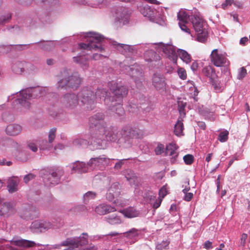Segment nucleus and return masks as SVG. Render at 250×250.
I'll return each mask as SVG.
<instances>
[{
    "mask_svg": "<svg viewBox=\"0 0 250 250\" xmlns=\"http://www.w3.org/2000/svg\"><path fill=\"white\" fill-rule=\"evenodd\" d=\"M119 131L116 126H107L106 125L104 128V132H100L98 135L91 136V145L93 146L95 149H101L102 148V142L106 140L108 141L115 142L118 138Z\"/></svg>",
    "mask_w": 250,
    "mask_h": 250,
    "instance_id": "nucleus-1",
    "label": "nucleus"
},
{
    "mask_svg": "<svg viewBox=\"0 0 250 250\" xmlns=\"http://www.w3.org/2000/svg\"><path fill=\"white\" fill-rule=\"evenodd\" d=\"M61 77L62 79L59 80L57 83L58 89L77 88L81 83V79L77 74H71L66 69L61 71Z\"/></svg>",
    "mask_w": 250,
    "mask_h": 250,
    "instance_id": "nucleus-2",
    "label": "nucleus"
},
{
    "mask_svg": "<svg viewBox=\"0 0 250 250\" xmlns=\"http://www.w3.org/2000/svg\"><path fill=\"white\" fill-rule=\"evenodd\" d=\"M45 93L42 88H27L20 91V98L16 99V102L25 108L28 109L30 106L29 100L34 95L36 97L43 96Z\"/></svg>",
    "mask_w": 250,
    "mask_h": 250,
    "instance_id": "nucleus-3",
    "label": "nucleus"
},
{
    "mask_svg": "<svg viewBox=\"0 0 250 250\" xmlns=\"http://www.w3.org/2000/svg\"><path fill=\"white\" fill-rule=\"evenodd\" d=\"M86 35V37H87V42H88L87 43H80V48L88 50H98L102 52L103 48L101 43L104 39V37L100 34L92 32L87 33Z\"/></svg>",
    "mask_w": 250,
    "mask_h": 250,
    "instance_id": "nucleus-4",
    "label": "nucleus"
},
{
    "mask_svg": "<svg viewBox=\"0 0 250 250\" xmlns=\"http://www.w3.org/2000/svg\"><path fill=\"white\" fill-rule=\"evenodd\" d=\"M88 234L83 232L79 237L67 238L60 244L55 245L54 248H57L61 246H68V248L64 250H77V248L88 244Z\"/></svg>",
    "mask_w": 250,
    "mask_h": 250,
    "instance_id": "nucleus-5",
    "label": "nucleus"
},
{
    "mask_svg": "<svg viewBox=\"0 0 250 250\" xmlns=\"http://www.w3.org/2000/svg\"><path fill=\"white\" fill-rule=\"evenodd\" d=\"M191 21L195 31L197 33V40L201 42H205L208 38V32L205 28L206 23L199 16L198 13H195L191 17Z\"/></svg>",
    "mask_w": 250,
    "mask_h": 250,
    "instance_id": "nucleus-6",
    "label": "nucleus"
},
{
    "mask_svg": "<svg viewBox=\"0 0 250 250\" xmlns=\"http://www.w3.org/2000/svg\"><path fill=\"white\" fill-rule=\"evenodd\" d=\"M105 115L103 113L98 112L89 119V125L90 128H96V131L92 136L98 135L100 132L104 131V128L107 123L104 121Z\"/></svg>",
    "mask_w": 250,
    "mask_h": 250,
    "instance_id": "nucleus-7",
    "label": "nucleus"
},
{
    "mask_svg": "<svg viewBox=\"0 0 250 250\" xmlns=\"http://www.w3.org/2000/svg\"><path fill=\"white\" fill-rule=\"evenodd\" d=\"M78 95L79 100L83 104L86 105L88 110H92L94 108L95 95L90 88H83L78 93Z\"/></svg>",
    "mask_w": 250,
    "mask_h": 250,
    "instance_id": "nucleus-8",
    "label": "nucleus"
},
{
    "mask_svg": "<svg viewBox=\"0 0 250 250\" xmlns=\"http://www.w3.org/2000/svg\"><path fill=\"white\" fill-rule=\"evenodd\" d=\"M63 173V170L61 168L50 170L43 177V182L45 185L47 187H51L58 184Z\"/></svg>",
    "mask_w": 250,
    "mask_h": 250,
    "instance_id": "nucleus-9",
    "label": "nucleus"
},
{
    "mask_svg": "<svg viewBox=\"0 0 250 250\" xmlns=\"http://www.w3.org/2000/svg\"><path fill=\"white\" fill-rule=\"evenodd\" d=\"M78 95L75 93H67L61 98L62 106L69 110L75 109L79 104Z\"/></svg>",
    "mask_w": 250,
    "mask_h": 250,
    "instance_id": "nucleus-10",
    "label": "nucleus"
},
{
    "mask_svg": "<svg viewBox=\"0 0 250 250\" xmlns=\"http://www.w3.org/2000/svg\"><path fill=\"white\" fill-rule=\"evenodd\" d=\"M53 227L54 225L49 221L37 220L31 223L30 228L33 232L42 233L44 232Z\"/></svg>",
    "mask_w": 250,
    "mask_h": 250,
    "instance_id": "nucleus-11",
    "label": "nucleus"
},
{
    "mask_svg": "<svg viewBox=\"0 0 250 250\" xmlns=\"http://www.w3.org/2000/svg\"><path fill=\"white\" fill-rule=\"evenodd\" d=\"M210 58L212 63L216 67L227 66L229 64L225 54L220 52L217 49L212 51Z\"/></svg>",
    "mask_w": 250,
    "mask_h": 250,
    "instance_id": "nucleus-12",
    "label": "nucleus"
},
{
    "mask_svg": "<svg viewBox=\"0 0 250 250\" xmlns=\"http://www.w3.org/2000/svg\"><path fill=\"white\" fill-rule=\"evenodd\" d=\"M152 84L155 89L160 92L166 91L167 84L165 77L160 73H155L152 77Z\"/></svg>",
    "mask_w": 250,
    "mask_h": 250,
    "instance_id": "nucleus-13",
    "label": "nucleus"
},
{
    "mask_svg": "<svg viewBox=\"0 0 250 250\" xmlns=\"http://www.w3.org/2000/svg\"><path fill=\"white\" fill-rule=\"evenodd\" d=\"M159 45L160 50L163 52L166 56L174 63H176L178 56L176 52V48L171 44H165L162 42H160Z\"/></svg>",
    "mask_w": 250,
    "mask_h": 250,
    "instance_id": "nucleus-14",
    "label": "nucleus"
},
{
    "mask_svg": "<svg viewBox=\"0 0 250 250\" xmlns=\"http://www.w3.org/2000/svg\"><path fill=\"white\" fill-rule=\"evenodd\" d=\"M110 162V159L104 156H100L98 157L92 158L88 162V166L90 169L98 168L102 169L107 166Z\"/></svg>",
    "mask_w": 250,
    "mask_h": 250,
    "instance_id": "nucleus-15",
    "label": "nucleus"
},
{
    "mask_svg": "<svg viewBox=\"0 0 250 250\" xmlns=\"http://www.w3.org/2000/svg\"><path fill=\"white\" fill-rule=\"evenodd\" d=\"M110 90L112 93L118 99H122L128 94V88L124 85L119 84L114 82L109 83Z\"/></svg>",
    "mask_w": 250,
    "mask_h": 250,
    "instance_id": "nucleus-16",
    "label": "nucleus"
},
{
    "mask_svg": "<svg viewBox=\"0 0 250 250\" xmlns=\"http://www.w3.org/2000/svg\"><path fill=\"white\" fill-rule=\"evenodd\" d=\"M56 128H51L48 133V140H40L38 142L39 147L41 150H49L52 147V143L56 137Z\"/></svg>",
    "mask_w": 250,
    "mask_h": 250,
    "instance_id": "nucleus-17",
    "label": "nucleus"
},
{
    "mask_svg": "<svg viewBox=\"0 0 250 250\" xmlns=\"http://www.w3.org/2000/svg\"><path fill=\"white\" fill-rule=\"evenodd\" d=\"M121 134L127 139L139 138L142 136L141 131L137 128H132L129 126L124 127L121 131Z\"/></svg>",
    "mask_w": 250,
    "mask_h": 250,
    "instance_id": "nucleus-18",
    "label": "nucleus"
},
{
    "mask_svg": "<svg viewBox=\"0 0 250 250\" xmlns=\"http://www.w3.org/2000/svg\"><path fill=\"white\" fill-rule=\"evenodd\" d=\"M10 243L15 246L24 248H29L36 245H41L39 244H36L34 241L23 239L21 238H13L10 241Z\"/></svg>",
    "mask_w": 250,
    "mask_h": 250,
    "instance_id": "nucleus-19",
    "label": "nucleus"
},
{
    "mask_svg": "<svg viewBox=\"0 0 250 250\" xmlns=\"http://www.w3.org/2000/svg\"><path fill=\"white\" fill-rule=\"evenodd\" d=\"M122 100H119V102L117 104L113 99L109 104V105H107L108 109L115 111L117 116L119 117L124 116L125 110L122 106Z\"/></svg>",
    "mask_w": 250,
    "mask_h": 250,
    "instance_id": "nucleus-20",
    "label": "nucleus"
},
{
    "mask_svg": "<svg viewBox=\"0 0 250 250\" xmlns=\"http://www.w3.org/2000/svg\"><path fill=\"white\" fill-rule=\"evenodd\" d=\"M39 214L38 209L35 207H30L22 211L21 216L25 219H33L38 217Z\"/></svg>",
    "mask_w": 250,
    "mask_h": 250,
    "instance_id": "nucleus-21",
    "label": "nucleus"
},
{
    "mask_svg": "<svg viewBox=\"0 0 250 250\" xmlns=\"http://www.w3.org/2000/svg\"><path fill=\"white\" fill-rule=\"evenodd\" d=\"M72 172L83 173L86 172L89 169L88 162L85 164L83 162L76 161L70 166Z\"/></svg>",
    "mask_w": 250,
    "mask_h": 250,
    "instance_id": "nucleus-22",
    "label": "nucleus"
},
{
    "mask_svg": "<svg viewBox=\"0 0 250 250\" xmlns=\"http://www.w3.org/2000/svg\"><path fill=\"white\" fill-rule=\"evenodd\" d=\"M177 149L176 146L173 144H169L166 147L165 154L167 156H171L170 160L171 163H174L177 161V158L178 156Z\"/></svg>",
    "mask_w": 250,
    "mask_h": 250,
    "instance_id": "nucleus-23",
    "label": "nucleus"
},
{
    "mask_svg": "<svg viewBox=\"0 0 250 250\" xmlns=\"http://www.w3.org/2000/svg\"><path fill=\"white\" fill-rule=\"evenodd\" d=\"M109 93L108 90L104 88H98L96 91L94 95H95V99L99 98H104V104L105 105H108L114 99L113 97H108Z\"/></svg>",
    "mask_w": 250,
    "mask_h": 250,
    "instance_id": "nucleus-24",
    "label": "nucleus"
},
{
    "mask_svg": "<svg viewBox=\"0 0 250 250\" xmlns=\"http://www.w3.org/2000/svg\"><path fill=\"white\" fill-rule=\"evenodd\" d=\"M112 44L121 53L125 56L129 55L133 52V47L131 46L125 44L119 43L114 42Z\"/></svg>",
    "mask_w": 250,
    "mask_h": 250,
    "instance_id": "nucleus-25",
    "label": "nucleus"
},
{
    "mask_svg": "<svg viewBox=\"0 0 250 250\" xmlns=\"http://www.w3.org/2000/svg\"><path fill=\"white\" fill-rule=\"evenodd\" d=\"M116 210L115 208L104 204L99 205L95 208V211L99 215H104Z\"/></svg>",
    "mask_w": 250,
    "mask_h": 250,
    "instance_id": "nucleus-26",
    "label": "nucleus"
},
{
    "mask_svg": "<svg viewBox=\"0 0 250 250\" xmlns=\"http://www.w3.org/2000/svg\"><path fill=\"white\" fill-rule=\"evenodd\" d=\"M22 127L18 124H10L5 129L6 133L10 136H16L21 131Z\"/></svg>",
    "mask_w": 250,
    "mask_h": 250,
    "instance_id": "nucleus-27",
    "label": "nucleus"
},
{
    "mask_svg": "<svg viewBox=\"0 0 250 250\" xmlns=\"http://www.w3.org/2000/svg\"><path fill=\"white\" fill-rule=\"evenodd\" d=\"M19 181L17 177L10 178L8 181L7 188L10 193H13L18 190V186Z\"/></svg>",
    "mask_w": 250,
    "mask_h": 250,
    "instance_id": "nucleus-28",
    "label": "nucleus"
},
{
    "mask_svg": "<svg viewBox=\"0 0 250 250\" xmlns=\"http://www.w3.org/2000/svg\"><path fill=\"white\" fill-rule=\"evenodd\" d=\"M122 213L125 217L127 218H133L139 216L140 212L133 207H128L122 211Z\"/></svg>",
    "mask_w": 250,
    "mask_h": 250,
    "instance_id": "nucleus-29",
    "label": "nucleus"
},
{
    "mask_svg": "<svg viewBox=\"0 0 250 250\" xmlns=\"http://www.w3.org/2000/svg\"><path fill=\"white\" fill-rule=\"evenodd\" d=\"M73 62L80 65L83 69H86L89 66L88 61L83 56H78L73 57Z\"/></svg>",
    "mask_w": 250,
    "mask_h": 250,
    "instance_id": "nucleus-30",
    "label": "nucleus"
},
{
    "mask_svg": "<svg viewBox=\"0 0 250 250\" xmlns=\"http://www.w3.org/2000/svg\"><path fill=\"white\" fill-rule=\"evenodd\" d=\"M26 63L22 62H18L13 63L12 66V71L17 74H20L24 72Z\"/></svg>",
    "mask_w": 250,
    "mask_h": 250,
    "instance_id": "nucleus-31",
    "label": "nucleus"
},
{
    "mask_svg": "<svg viewBox=\"0 0 250 250\" xmlns=\"http://www.w3.org/2000/svg\"><path fill=\"white\" fill-rule=\"evenodd\" d=\"M117 15L116 18L120 22H123L124 23L125 21H127L128 18V13L127 10L125 8H120L118 10L117 13Z\"/></svg>",
    "mask_w": 250,
    "mask_h": 250,
    "instance_id": "nucleus-32",
    "label": "nucleus"
},
{
    "mask_svg": "<svg viewBox=\"0 0 250 250\" xmlns=\"http://www.w3.org/2000/svg\"><path fill=\"white\" fill-rule=\"evenodd\" d=\"M203 74L209 78L210 81L214 80L217 77L215 70L210 66L205 67L202 70Z\"/></svg>",
    "mask_w": 250,
    "mask_h": 250,
    "instance_id": "nucleus-33",
    "label": "nucleus"
},
{
    "mask_svg": "<svg viewBox=\"0 0 250 250\" xmlns=\"http://www.w3.org/2000/svg\"><path fill=\"white\" fill-rule=\"evenodd\" d=\"M145 61L151 62L157 61L160 59V56L155 51L150 50L146 51L144 55Z\"/></svg>",
    "mask_w": 250,
    "mask_h": 250,
    "instance_id": "nucleus-34",
    "label": "nucleus"
},
{
    "mask_svg": "<svg viewBox=\"0 0 250 250\" xmlns=\"http://www.w3.org/2000/svg\"><path fill=\"white\" fill-rule=\"evenodd\" d=\"M105 220L111 225H117L122 223L120 216L117 213H114L105 217Z\"/></svg>",
    "mask_w": 250,
    "mask_h": 250,
    "instance_id": "nucleus-35",
    "label": "nucleus"
},
{
    "mask_svg": "<svg viewBox=\"0 0 250 250\" xmlns=\"http://www.w3.org/2000/svg\"><path fill=\"white\" fill-rule=\"evenodd\" d=\"M184 127L183 123L182 117H179L176 124L174 125V132L176 135H183V130Z\"/></svg>",
    "mask_w": 250,
    "mask_h": 250,
    "instance_id": "nucleus-36",
    "label": "nucleus"
},
{
    "mask_svg": "<svg viewBox=\"0 0 250 250\" xmlns=\"http://www.w3.org/2000/svg\"><path fill=\"white\" fill-rule=\"evenodd\" d=\"M141 230L135 228H132L128 231L123 232L124 236L127 239H134L139 236Z\"/></svg>",
    "mask_w": 250,
    "mask_h": 250,
    "instance_id": "nucleus-37",
    "label": "nucleus"
},
{
    "mask_svg": "<svg viewBox=\"0 0 250 250\" xmlns=\"http://www.w3.org/2000/svg\"><path fill=\"white\" fill-rule=\"evenodd\" d=\"M89 209L87 208L85 206L83 205H78L73 207L70 209V212L74 215H78L82 212L88 211Z\"/></svg>",
    "mask_w": 250,
    "mask_h": 250,
    "instance_id": "nucleus-38",
    "label": "nucleus"
},
{
    "mask_svg": "<svg viewBox=\"0 0 250 250\" xmlns=\"http://www.w3.org/2000/svg\"><path fill=\"white\" fill-rule=\"evenodd\" d=\"M192 15L189 16L186 11L184 10L180 11L177 15L178 19L179 22L187 23L188 21H191V17Z\"/></svg>",
    "mask_w": 250,
    "mask_h": 250,
    "instance_id": "nucleus-39",
    "label": "nucleus"
},
{
    "mask_svg": "<svg viewBox=\"0 0 250 250\" xmlns=\"http://www.w3.org/2000/svg\"><path fill=\"white\" fill-rule=\"evenodd\" d=\"M177 53L181 60L186 63H188L191 62L190 56L188 53L184 50L179 49L177 50Z\"/></svg>",
    "mask_w": 250,
    "mask_h": 250,
    "instance_id": "nucleus-40",
    "label": "nucleus"
},
{
    "mask_svg": "<svg viewBox=\"0 0 250 250\" xmlns=\"http://www.w3.org/2000/svg\"><path fill=\"white\" fill-rule=\"evenodd\" d=\"M97 196V193L95 192L89 191L83 195V202L85 204H87L91 200H94Z\"/></svg>",
    "mask_w": 250,
    "mask_h": 250,
    "instance_id": "nucleus-41",
    "label": "nucleus"
},
{
    "mask_svg": "<svg viewBox=\"0 0 250 250\" xmlns=\"http://www.w3.org/2000/svg\"><path fill=\"white\" fill-rule=\"evenodd\" d=\"M127 69L128 74L133 78L142 77V73L134 67L128 66Z\"/></svg>",
    "mask_w": 250,
    "mask_h": 250,
    "instance_id": "nucleus-42",
    "label": "nucleus"
},
{
    "mask_svg": "<svg viewBox=\"0 0 250 250\" xmlns=\"http://www.w3.org/2000/svg\"><path fill=\"white\" fill-rule=\"evenodd\" d=\"M144 198L146 202L150 204H152V202L154 201L156 198V194L152 192H148L145 193Z\"/></svg>",
    "mask_w": 250,
    "mask_h": 250,
    "instance_id": "nucleus-43",
    "label": "nucleus"
},
{
    "mask_svg": "<svg viewBox=\"0 0 250 250\" xmlns=\"http://www.w3.org/2000/svg\"><path fill=\"white\" fill-rule=\"evenodd\" d=\"M228 135H229L228 131H227V130L223 131L219 133L218 140L222 143L225 142L228 139Z\"/></svg>",
    "mask_w": 250,
    "mask_h": 250,
    "instance_id": "nucleus-44",
    "label": "nucleus"
},
{
    "mask_svg": "<svg viewBox=\"0 0 250 250\" xmlns=\"http://www.w3.org/2000/svg\"><path fill=\"white\" fill-rule=\"evenodd\" d=\"M87 144L88 142L86 140L81 138L76 139L73 142V145L76 146H85Z\"/></svg>",
    "mask_w": 250,
    "mask_h": 250,
    "instance_id": "nucleus-45",
    "label": "nucleus"
},
{
    "mask_svg": "<svg viewBox=\"0 0 250 250\" xmlns=\"http://www.w3.org/2000/svg\"><path fill=\"white\" fill-rule=\"evenodd\" d=\"M108 189H111L112 192H114V194L117 196H119L120 194V186L118 183H114L112 184Z\"/></svg>",
    "mask_w": 250,
    "mask_h": 250,
    "instance_id": "nucleus-46",
    "label": "nucleus"
},
{
    "mask_svg": "<svg viewBox=\"0 0 250 250\" xmlns=\"http://www.w3.org/2000/svg\"><path fill=\"white\" fill-rule=\"evenodd\" d=\"M178 110L180 114V117H184L186 115V113L184 112L185 108L186 105V104L183 103L182 101H179L178 102Z\"/></svg>",
    "mask_w": 250,
    "mask_h": 250,
    "instance_id": "nucleus-47",
    "label": "nucleus"
},
{
    "mask_svg": "<svg viewBox=\"0 0 250 250\" xmlns=\"http://www.w3.org/2000/svg\"><path fill=\"white\" fill-rule=\"evenodd\" d=\"M183 160L186 164L191 165L194 161V157L191 154H187L183 157Z\"/></svg>",
    "mask_w": 250,
    "mask_h": 250,
    "instance_id": "nucleus-48",
    "label": "nucleus"
},
{
    "mask_svg": "<svg viewBox=\"0 0 250 250\" xmlns=\"http://www.w3.org/2000/svg\"><path fill=\"white\" fill-rule=\"evenodd\" d=\"M247 74V70L244 67H241L238 70L237 78L239 80H242Z\"/></svg>",
    "mask_w": 250,
    "mask_h": 250,
    "instance_id": "nucleus-49",
    "label": "nucleus"
},
{
    "mask_svg": "<svg viewBox=\"0 0 250 250\" xmlns=\"http://www.w3.org/2000/svg\"><path fill=\"white\" fill-rule=\"evenodd\" d=\"M165 146L164 145H162L161 144H159L157 145V146L156 147L155 149V152L156 155H161L163 152H164L165 151Z\"/></svg>",
    "mask_w": 250,
    "mask_h": 250,
    "instance_id": "nucleus-50",
    "label": "nucleus"
},
{
    "mask_svg": "<svg viewBox=\"0 0 250 250\" xmlns=\"http://www.w3.org/2000/svg\"><path fill=\"white\" fill-rule=\"evenodd\" d=\"M169 242L166 240L163 241L161 243L158 244L156 246V248L158 250H162L163 249H167L169 245Z\"/></svg>",
    "mask_w": 250,
    "mask_h": 250,
    "instance_id": "nucleus-51",
    "label": "nucleus"
},
{
    "mask_svg": "<svg viewBox=\"0 0 250 250\" xmlns=\"http://www.w3.org/2000/svg\"><path fill=\"white\" fill-rule=\"evenodd\" d=\"M41 47L44 50H50L53 47V43L51 42H43L41 44Z\"/></svg>",
    "mask_w": 250,
    "mask_h": 250,
    "instance_id": "nucleus-52",
    "label": "nucleus"
},
{
    "mask_svg": "<svg viewBox=\"0 0 250 250\" xmlns=\"http://www.w3.org/2000/svg\"><path fill=\"white\" fill-rule=\"evenodd\" d=\"M177 73L179 77L182 80H186L187 78V73L186 70L183 68L178 69Z\"/></svg>",
    "mask_w": 250,
    "mask_h": 250,
    "instance_id": "nucleus-53",
    "label": "nucleus"
},
{
    "mask_svg": "<svg viewBox=\"0 0 250 250\" xmlns=\"http://www.w3.org/2000/svg\"><path fill=\"white\" fill-rule=\"evenodd\" d=\"M11 18V15L10 13H7L6 15L0 18V25L7 22Z\"/></svg>",
    "mask_w": 250,
    "mask_h": 250,
    "instance_id": "nucleus-54",
    "label": "nucleus"
},
{
    "mask_svg": "<svg viewBox=\"0 0 250 250\" xmlns=\"http://www.w3.org/2000/svg\"><path fill=\"white\" fill-rule=\"evenodd\" d=\"M106 196L108 200L109 201H112L114 198L117 197L118 196L114 194L111 189H108Z\"/></svg>",
    "mask_w": 250,
    "mask_h": 250,
    "instance_id": "nucleus-55",
    "label": "nucleus"
},
{
    "mask_svg": "<svg viewBox=\"0 0 250 250\" xmlns=\"http://www.w3.org/2000/svg\"><path fill=\"white\" fill-rule=\"evenodd\" d=\"M185 23L179 22V25L182 30L184 32L190 34V30L188 27L185 24Z\"/></svg>",
    "mask_w": 250,
    "mask_h": 250,
    "instance_id": "nucleus-56",
    "label": "nucleus"
},
{
    "mask_svg": "<svg viewBox=\"0 0 250 250\" xmlns=\"http://www.w3.org/2000/svg\"><path fill=\"white\" fill-rule=\"evenodd\" d=\"M210 83H211L212 86L215 90L217 92L219 91L220 90V87L219 86V84L216 82V79L214 80H211Z\"/></svg>",
    "mask_w": 250,
    "mask_h": 250,
    "instance_id": "nucleus-57",
    "label": "nucleus"
},
{
    "mask_svg": "<svg viewBox=\"0 0 250 250\" xmlns=\"http://www.w3.org/2000/svg\"><path fill=\"white\" fill-rule=\"evenodd\" d=\"M247 234L246 233H243L240 239V245L242 246H244L246 244V241L247 239Z\"/></svg>",
    "mask_w": 250,
    "mask_h": 250,
    "instance_id": "nucleus-58",
    "label": "nucleus"
},
{
    "mask_svg": "<svg viewBox=\"0 0 250 250\" xmlns=\"http://www.w3.org/2000/svg\"><path fill=\"white\" fill-rule=\"evenodd\" d=\"M233 0H225V2L221 5L223 9H226L228 6L231 5L232 4Z\"/></svg>",
    "mask_w": 250,
    "mask_h": 250,
    "instance_id": "nucleus-59",
    "label": "nucleus"
},
{
    "mask_svg": "<svg viewBox=\"0 0 250 250\" xmlns=\"http://www.w3.org/2000/svg\"><path fill=\"white\" fill-rule=\"evenodd\" d=\"M162 200L160 198L156 199L155 201V202L152 204L153 208L154 209H156V208H158L161 204Z\"/></svg>",
    "mask_w": 250,
    "mask_h": 250,
    "instance_id": "nucleus-60",
    "label": "nucleus"
},
{
    "mask_svg": "<svg viewBox=\"0 0 250 250\" xmlns=\"http://www.w3.org/2000/svg\"><path fill=\"white\" fill-rule=\"evenodd\" d=\"M35 176L32 174H28L26 175L23 178L24 181L25 183H28L30 180L33 179Z\"/></svg>",
    "mask_w": 250,
    "mask_h": 250,
    "instance_id": "nucleus-61",
    "label": "nucleus"
},
{
    "mask_svg": "<svg viewBox=\"0 0 250 250\" xmlns=\"http://www.w3.org/2000/svg\"><path fill=\"white\" fill-rule=\"evenodd\" d=\"M28 147L30 149H31L32 151L35 152L38 150V148L36 145L33 143H29L28 144Z\"/></svg>",
    "mask_w": 250,
    "mask_h": 250,
    "instance_id": "nucleus-62",
    "label": "nucleus"
},
{
    "mask_svg": "<svg viewBox=\"0 0 250 250\" xmlns=\"http://www.w3.org/2000/svg\"><path fill=\"white\" fill-rule=\"evenodd\" d=\"M167 194V189L165 187H163L159 190V195L162 198H164Z\"/></svg>",
    "mask_w": 250,
    "mask_h": 250,
    "instance_id": "nucleus-63",
    "label": "nucleus"
},
{
    "mask_svg": "<svg viewBox=\"0 0 250 250\" xmlns=\"http://www.w3.org/2000/svg\"><path fill=\"white\" fill-rule=\"evenodd\" d=\"M193 193L191 192H188L185 195L184 199L186 201H190L193 198Z\"/></svg>",
    "mask_w": 250,
    "mask_h": 250,
    "instance_id": "nucleus-64",
    "label": "nucleus"
}]
</instances>
